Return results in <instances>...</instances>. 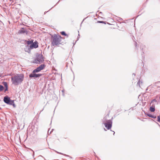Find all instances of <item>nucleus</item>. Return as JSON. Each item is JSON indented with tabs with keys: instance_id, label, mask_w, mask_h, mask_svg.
I'll use <instances>...</instances> for the list:
<instances>
[{
	"instance_id": "nucleus-1",
	"label": "nucleus",
	"mask_w": 160,
	"mask_h": 160,
	"mask_svg": "<svg viewBox=\"0 0 160 160\" xmlns=\"http://www.w3.org/2000/svg\"><path fill=\"white\" fill-rule=\"evenodd\" d=\"M62 37L59 35L54 34L52 37L51 44L52 46H58L61 44Z\"/></svg>"
},
{
	"instance_id": "nucleus-2",
	"label": "nucleus",
	"mask_w": 160,
	"mask_h": 160,
	"mask_svg": "<svg viewBox=\"0 0 160 160\" xmlns=\"http://www.w3.org/2000/svg\"><path fill=\"white\" fill-rule=\"evenodd\" d=\"M23 78L24 75L23 74H18L12 77L11 80L13 84L17 85L23 81Z\"/></svg>"
},
{
	"instance_id": "nucleus-3",
	"label": "nucleus",
	"mask_w": 160,
	"mask_h": 160,
	"mask_svg": "<svg viewBox=\"0 0 160 160\" xmlns=\"http://www.w3.org/2000/svg\"><path fill=\"white\" fill-rule=\"evenodd\" d=\"M103 119H104V122L103 123L105 126V127L108 130L110 129L112 126V121L111 120H108L105 121L106 120L105 117Z\"/></svg>"
},
{
	"instance_id": "nucleus-4",
	"label": "nucleus",
	"mask_w": 160,
	"mask_h": 160,
	"mask_svg": "<svg viewBox=\"0 0 160 160\" xmlns=\"http://www.w3.org/2000/svg\"><path fill=\"white\" fill-rule=\"evenodd\" d=\"M44 61L42 55H39L37 58L34 60L33 62L36 63H38L42 62Z\"/></svg>"
},
{
	"instance_id": "nucleus-5",
	"label": "nucleus",
	"mask_w": 160,
	"mask_h": 160,
	"mask_svg": "<svg viewBox=\"0 0 160 160\" xmlns=\"http://www.w3.org/2000/svg\"><path fill=\"white\" fill-rule=\"evenodd\" d=\"M157 100L155 99L153 100L150 103L151 107L149 108V110L151 112H154L155 111V104L152 103L153 102H156Z\"/></svg>"
},
{
	"instance_id": "nucleus-6",
	"label": "nucleus",
	"mask_w": 160,
	"mask_h": 160,
	"mask_svg": "<svg viewBox=\"0 0 160 160\" xmlns=\"http://www.w3.org/2000/svg\"><path fill=\"white\" fill-rule=\"evenodd\" d=\"M45 67L44 64H42L33 71V73L38 72L43 69Z\"/></svg>"
},
{
	"instance_id": "nucleus-7",
	"label": "nucleus",
	"mask_w": 160,
	"mask_h": 160,
	"mask_svg": "<svg viewBox=\"0 0 160 160\" xmlns=\"http://www.w3.org/2000/svg\"><path fill=\"white\" fill-rule=\"evenodd\" d=\"M3 101L5 102L8 104H12V103H13V102L11 101L10 98L8 97H5L4 98Z\"/></svg>"
},
{
	"instance_id": "nucleus-8",
	"label": "nucleus",
	"mask_w": 160,
	"mask_h": 160,
	"mask_svg": "<svg viewBox=\"0 0 160 160\" xmlns=\"http://www.w3.org/2000/svg\"><path fill=\"white\" fill-rule=\"evenodd\" d=\"M38 47V43L37 41H35L34 42H32L31 45L30 46V48H36Z\"/></svg>"
},
{
	"instance_id": "nucleus-9",
	"label": "nucleus",
	"mask_w": 160,
	"mask_h": 160,
	"mask_svg": "<svg viewBox=\"0 0 160 160\" xmlns=\"http://www.w3.org/2000/svg\"><path fill=\"white\" fill-rule=\"evenodd\" d=\"M42 74H35V73H33L32 72V73L31 74L29 75V77L30 78H32V77H35L37 78L38 77H39L41 76Z\"/></svg>"
},
{
	"instance_id": "nucleus-10",
	"label": "nucleus",
	"mask_w": 160,
	"mask_h": 160,
	"mask_svg": "<svg viewBox=\"0 0 160 160\" xmlns=\"http://www.w3.org/2000/svg\"><path fill=\"white\" fill-rule=\"evenodd\" d=\"M3 84L4 85V87L5 88V89L4 91V92H5L6 91L8 90V83L6 82H3Z\"/></svg>"
},
{
	"instance_id": "nucleus-11",
	"label": "nucleus",
	"mask_w": 160,
	"mask_h": 160,
	"mask_svg": "<svg viewBox=\"0 0 160 160\" xmlns=\"http://www.w3.org/2000/svg\"><path fill=\"white\" fill-rule=\"evenodd\" d=\"M33 42V40L27 41V43L28 45H30V44L31 45L32 44V43Z\"/></svg>"
},
{
	"instance_id": "nucleus-12",
	"label": "nucleus",
	"mask_w": 160,
	"mask_h": 160,
	"mask_svg": "<svg viewBox=\"0 0 160 160\" xmlns=\"http://www.w3.org/2000/svg\"><path fill=\"white\" fill-rule=\"evenodd\" d=\"M4 89V87L1 85H0V91L3 90Z\"/></svg>"
},
{
	"instance_id": "nucleus-13",
	"label": "nucleus",
	"mask_w": 160,
	"mask_h": 160,
	"mask_svg": "<svg viewBox=\"0 0 160 160\" xmlns=\"http://www.w3.org/2000/svg\"><path fill=\"white\" fill-rule=\"evenodd\" d=\"M60 33L62 35H64V36H67V35L66 34L65 32H64V31H62V32H60Z\"/></svg>"
},
{
	"instance_id": "nucleus-14",
	"label": "nucleus",
	"mask_w": 160,
	"mask_h": 160,
	"mask_svg": "<svg viewBox=\"0 0 160 160\" xmlns=\"http://www.w3.org/2000/svg\"><path fill=\"white\" fill-rule=\"evenodd\" d=\"M97 22L98 23H104V24H106V23L105 22L103 21H98Z\"/></svg>"
},
{
	"instance_id": "nucleus-15",
	"label": "nucleus",
	"mask_w": 160,
	"mask_h": 160,
	"mask_svg": "<svg viewBox=\"0 0 160 160\" xmlns=\"http://www.w3.org/2000/svg\"><path fill=\"white\" fill-rule=\"evenodd\" d=\"M147 115L148 116H149L150 117L152 118H156V117H154L151 114H148Z\"/></svg>"
},
{
	"instance_id": "nucleus-16",
	"label": "nucleus",
	"mask_w": 160,
	"mask_h": 160,
	"mask_svg": "<svg viewBox=\"0 0 160 160\" xmlns=\"http://www.w3.org/2000/svg\"><path fill=\"white\" fill-rule=\"evenodd\" d=\"M25 30H20L19 31V32L20 33H24L25 32Z\"/></svg>"
},
{
	"instance_id": "nucleus-17",
	"label": "nucleus",
	"mask_w": 160,
	"mask_h": 160,
	"mask_svg": "<svg viewBox=\"0 0 160 160\" xmlns=\"http://www.w3.org/2000/svg\"><path fill=\"white\" fill-rule=\"evenodd\" d=\"M158 121L159 122H160V115H159L158 116Z\"/></svg>"
}]
</instances>
